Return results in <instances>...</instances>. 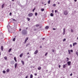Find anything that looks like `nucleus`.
<instances>
[{
	"label": "nucleus",
	"instance_id": "1",
	"mask_svg": "<svg viewBox=\"0 0 78 78\" xmlns=\"http://www.w3.org/2000/svg\"><path fill=\"white\" fill-rule=\"evenodd\" d=\"M7 27L8 29V31L11 32V31H12V29L14 27V26H12L11 27H10L9 25H8L7 26Z\"/></svg>",
	"mask_w": 78,
	"mask_h": 78
},
{
	"label": "nucleus",
	"instance_id": "2",
	"mask_svg": "<svg viewBox=\"0 0 78 78\" xmlns=\"http://www.w3.org/2000/svg\"><path fill=\"white\" fill-rule=\"evenodd\" d=\"M21 33L24 35H26L27 34V31L25 30H23L22 31Z\"/></svg>",
	"mask_w": 78,
	"mask_h": 78
},
{
	"label": "nucleus",
	"instance_id": "3",
	"mask_svg": "<svg viewBox=\"0 0 78 78\" xmlns=\"http://www.w3.org/2000/svg\"><path fill=\"white\" fill-rule=\"evenodd\" d=\"M63 14L64 15H67V14H68V12H67V11H65L64 12Z\"/></svg>",
	"mask_w": 78,
	"mask_h": 78
},
{
	"label": "nucleus",
	"instance_id": "4",
	"mask_svg": "<svg viewBox=\"0 0 78 78\" xmlns=\"http://www.w3.org/2000/svg\"><path fill=\"white\" fill-rule=\"evenodd\" d=\"M33 15V14L32 13H30L28 14V16L29 17H32Z\"/></svg>",
	"mask_w": 78,
	"mask_h": 78
},
{
	"label": "nucleus",
	"instance_id": "5",
	"mask_svg": "<svg viewBox=\"0 0 78 78\" xmlns=\"http://www.w3.org/2000/svg\"><path fill=\"white\" fill-rule=\"evenodd\" d=\"M67 64L68 65V66H70L71 65V62L70 61L68 62H67Z\"/></svg>",
	"mask_w": 78,
	"mask_h": 78
},
{
	"label": "nucleus",
	"instance_id": "6",
	"mask_svg": "<svg viewBox=\"0 0 78 78\" xmlns=\"http://www.w3.org/2000/svg\"><path fill=\"white\" fill-rule=\"evenodd\" d=\"M28 38L27 37V38H26V39L25 40V42H24L25 43H26V42H27V41H28Z\"/></svg>",
	"mask_w": 78,
	"mask_h": 78
},
{
	"label": "nucleus",
	"instance_id": "7",
	"mask_svg": "<svg viewBox=\"0 0 78 78\" xmlns=\"http://www.w3.org/2000/svg\"><path fill=\"white\" fill-rule=\"evenodd\" d=\"M17 63H16L15 64V69L17 67Z\"/></svg>",
	"mask_w": 78,
	"mask_h": 78
},
{
	"label": "nucleus",
	"instance_id": "8",
	"mask_svg": "<svg viewBox=\"0 0 78 78\" xmlns=\"http://www.w3.org/2000/svg\"><path fill=\"white\" fill-rule=\"evenodd\" d=\"M37 53H38V51L36 50L34 52V54H35V55H36V54H37Z\"/></svg>",
	"mask_w": 78,
	"mask_h": 78
},
{
	"label": "nucleus",
	"instance_id": "9",
	"mask_svg": "<svg viewBox=\"0 0 78 78\" xmlns=\"http://www.w3.org/2000/svg\"><path fill=\"white\" fill-rule=\"evenodd\" d=\"M23 53H22L20 55V58H22V56H23Z\"/></svg>",
	"mask_w": 78,
	"mask_h": 78
},
{
	"label": "nucleus",
	"instance_id": "10",
	"mask_svg": "<svg viewBox=\"0 0 78 78\" xmlns=\"http://www.w3.org/2000/svg\"><path fill=\"white\" fill-rule=\"evenodd\" d=\"M76 44H77V43H73V46H75V45H76Z\"/></svg>",
	"mask_w": 78,
	"mask_h": 78
},
{
	"label": "nucleus",
	"instance_id": "11",
	"mask_svg": "<svg viewBox=\"0 0 78 78\" xmlns=\"http://www.w3.org/2000/svg\"><path fill=\"white\" fill-rule=\"evenodd\" d=\"M67 64H66L65 65H64L63 66V68H65L66 67V65Z\"/></svg>",
	"mask_w": 78,
	"mask_h": 78
},
{
	"label": "nucleus",
	"instance_id": "12",
	"mask_svg": "<svg viewBox=\"0 0 78 78\" xmlns=\"http://www.w3.org/2000/svg\"><path fill=\"white\" fill-rule=\"evenodd\" d=\"M33 75L30 74V78H33Z\"/></svg>",
	"mask_w": 78,
	"mask_h": 78
},
{
	"label": "nucleus",
	"instance_id": "13",
	"mask_svg": "<svg viewBox=\"0 0 78 78\" xmlns=\"http://www.w3.org/2000/svg\"><path fill=\"white\" fill-rule=\"evenodd\" d=\"M4 6H5V4H3L2 5V8H4Z\"/></svg>",
	"mask_w": 78,
	"mask_h": 78
},
{
	"label": "nucleus",
	"instance_id": "14",
	"mask_svg": "<svg viewBox=\"0 0 78 78\" xmlns=\"http://www.w3.org/2000/svg\"><path fill=\"white\" fill-rule=\"evenodd\" d=\"M22 64H23V65H24V62L23 61H21Z\"/></svg>",
	"mask_w": 78,
	"mask_h": 78
},
{
	"label": "nucleus",
	"instance_id": "15",
	"mask_svg": "<svg viewBox=\"0 0 78 78\" xmlns=\"http://www.w3.org/2000/svg\"><path fill=\"white\" fill-rule=\"evenodd\" d=\"M41 69V67H40L39 68H38V69L39 70H40Z\"/></svg>",
	"mask_w": 78,
	"mask_h": 78
},
{
	"label": "nucleus",
	"instance_id": "16",
	"mask_svg": "<svg viewBox=\"0 0 78 78\" xmlns=\"http://www.w3.org/2000/svg\"><path fill=\"white\" fill-rule=\"evenodd\" d=\"M1 50H2V51H3V46H2L1 47Z\"/></svg>",
	"mask_w": 78,
	"mask_h": 78
},
{
	"label": "nucleus",
	"instance_id": "17",
	"mask_svg": "<svg viewBox=\"0 0 78 78\" xmlns=\"http://www.w3.org/2000/svg\"><path fill=\"white\" fill-rule=\"evenodd\" d=\"M49 28V27H48V26H47L45 27L46 29H48V28Z\"/></svg>",
	"mask_w": 78,
	"mask_h": 78
},
{
	"label": "nucleus",
	"instance_id": "18",
	"mask_svg": "<svg viewBox=\"0 0 78 78\" xmlns=\"http://www.w3.org/2000/svg\"><path fill=\"white\" fill-rule=\"evenodd\" d=\"M14 59L15 61V62H17V60H16V57L14 58Z\"/></svg>",
	"mask_w": 78,
	"mask_h": 78
},
{
	"label": "nucleus",
	"instance_id": "19",
	"mask_svg": "<svg viewBox=\"0 0 78 78\" xmlns=\"http://www.w3.org/2000/svg\"><path fill=\"white\" fill-rule=\"evenodd\" d=\"M52 17L53 16V14L51 13L50 15Z\"/></svg>",
	"mask_w": 78,
	"mask_h": 78
},
{
	"label": "nucleus",
	"instance_id": "20",
	"mask_svg": "<svg viewBox=\"0 0 78 78\" xmlns=\"http://www.w3.org/2000/svg\"><path fill=\"white\" fill-rule=\"evenodd\" d=\"M5 59V60H7V57H5L4 58Z\"/></svg>",
	"mask_w": 78,
	"mask_h": 78
},
{
	"label": "nucleus",
	"instance_id": "21",
	"mask_svg": "<svg viewBox=\"0 0 78 78\" xmlns=\"http://www.w3.org/2000/svg\"><path fill=\"white\" fill-rule=\"evenodd\" d=\"M6 72H9V69H7L6 70Z\"/></svg>",
	"mask_w": 78,
	"mask_h": 78
},
{
	"label": "nucleus",
	"instance_id": "22",
	"mask_svg": "<svg viewBox=\"0 0 78 78\" xmlns=\"http://www.w3.org/2000/svg\"><path fill=\"white\" fill-rule=\"evenodd\" d=\"M68 52H69V54H70V50H68Z\"/></svg>",
	"mask_w": 78,
	"mask_h": 78
},
{
	"label": "nucleus",
	"instance_id": "23",
	"mask_svg": "<svg viewBox=\"0 0 78 78\" xmlns=\"http://www.w3.org/2000/svg\"><path fill=\"white\" fill-rule=\"evenodd\" d=\"M76 54L77 55V56H78V52L77 51L76 52Z\"/></svg>",
	"mask_w": 78,
	"mask_h": 78
},
{
	"label": "nucleus",
	"instance_id": "24",
	"mask_svg": "<svg viewBox=\"0 0 78 78\" xmlns=\"http://www.w3.org/2000/svg\"><path fill=\"white\" fill-rule=\"evenodd\" d=\"M11 50H12V49L10 48L9 50V52H10V51H11Z\"/></svg>",
	"mask_w": 78,
	"mask_h": 78
},
{
	"label": "nucleus",
	"instance_id": "25",
	"mask_svg": "<svg viewBox=\"0 0 78 78\" xmlns=\"http://www.w3.org/2000/svg\"><path fill=\"white\" fill-rule=\"evenodd\" d=\"M71 33H73V30H72V29H71Z\"/></svg>",
	"mask_w": 78,
	"mask_h": 78
},
{
	"label": "nucleus",
	"instance_id": "26",
	"mask_svg": "<svg viewBox=\"0 0 78 78\" xmlns=\"http://www.w3.org/2000/svg\"><path fill=\"white\" fill-rule=\"evenodd\" d=\"M44 9H41V11H44Z\"/></svg>",
	"mask_w": 78,
	"mask_h": 78
},
{
	"label": "nucleus",
	"instance_id": "27",
	"mask_svg": "<svg viewBox=\"0 0 78 78\" xmlns=\"http://www.w3.org/2000/svg\"><path fill=\"white\" fill-rule=\"evenodd\" d=\"M3 73H6V71H3Z\"/></svg>",
	"mask_w": 78,
	"mask_h": 78
},
{
	"label": "nucleus",
	"instance_id": "28",
	"mask_svg": "<svg viewBox=\"0 0 78 78\" xmlns=\"http://www.w3.org/2000/svg\"><path fill=\"white\" fill-rule=\"evenodd\" d=\"M48 3L50 4V1L49 0L48 1Z\"/></svg>",
	"mask_w": 78,
	"mask_h": 78
},
{
	"label": "nucleus",
	"instance_id": "29",
	"mask_svg": "<svg viewBox=\"0 0 78 78\" xmlns=\"http://www.w3.org/2000/svg\"><path fill=\"white\" fill-rule=\"evenodd\" d=\"M36 27H39V24H37L36 25Z\"/></svg>",
	"mask_w": 78,
	"mask_h": 78
},
{
	"label": "nucleus",
	"instance_id": "30",
	"mask_svg": "<svg viewBox=\"0 0 78 78\" xmlns=\"http://www.w3.org/2000/svg\"><path fill=\"white\" fill-rule=\"evenodd\" d=\"M66 38H64L63 40V42H65V41H66Z\"/></svg>",
	"mask_w": 78,
	"mask_h": 78
},
{
	"label": "nucleus",
	"instance_id": "31",
	"mask_svg": "<svg viewBox=\"0 0 78 78\" xmlns=\"http://www.w3.org/2000/svg\"><path fill=\"white\" fill-rule=\"evenodd\" d=\"M37 13L36 12V13H35V16H37Z\"/></svg>",
	"mask_w": 78,
	"mask_h": 78
},
{
	"label": "nucleus",
	"instance_id": "32",
	"mask_svg": "<svg viewBox=\"0 0 78 78\" xmlns=\"http://www.w3.org/2000/svg\"><path fill=\"white\" fill-rule=\"evenodd\" d=\"M67 61H69V58H67Z\"/></svg>",
	"mask_w": 78,
	"mask_h": 78
},
{
	"label": "nucleus",
	"instance_id": "33",
	"mask_svg": "<svg viewBox=\"0 0 78 78\" xmlns=\"http://www.w3.org/2000/svg\"><path fill=\"white\" fill-rule=\"evenodd\" d=\"M27 19L28 20V21H30V18H27Z\"/></svg>",
	"mask_w": 78,
	"mask_h": 78
},
{
	"label": "nucleus",
	"instance_id": "34",
	"mask_svg": "<svg viewBox=\"0 0 78 78\" xmlns=\"http://www.w3.org/2000/svg\"><path fill=\"white\" fill-rule=\"evenodd\" d=\"M16 40V38H14L13 39V41H15V40Z\"/></svg>",
	"mask_w": 78,
	"mask_h": 78
},
{
	"label": "nucleus",
	"instance_id": "35",
	"mask_svg": "<svg viewBox=\"0 0 78 78\" xmlns=\"http://www.w3.org/2000/svg\"><path fill=\"white\" fill-rule=\"evenodd\" d=\"M53 6H56V4H54L53 5Z\"/></svg>",
	"mask_w": 78,
	"mask_h": 78
},
{
	"label": "nucleus",
	"instance_id": "36",
	"mask_svg": "<svg viewBox=\"0 0 78 78\" xmlns=\"http://www.w3.org/2000/svg\"><path fill=\"white\" fill-rule=\"evenodd\" d=\"M70 47H71V48H72V45L70 44Z\"/></svg>",
	"mask_w": 78,
	"mask_h": 78
},
{
	"label": "nucleus",
	"instance_id": "37",
	"mask_svg": "<svg viewBox=\"0 0 78 78\" xmlns=\"http://www.w3.org/2000/svg\"><path fill=\"white\" fill-rule=\"evenodd\" d=\"M12 15V13L10 12L9 13V15L10 16H11Z\"/></svg>",
	"mask_w": 78,
	"mask_h": 78
},
{
	"label": "nucleus",
	"instance_id": "38",
	"mask_svg": "<svg viewBox=\"0 0 78 78\" xmlns=\"http://www.w3.org/2000/svg\"><path fill=\"white\" fill-rule=\"evenodd\" d=\"M35 9H36L35 8H34V9L33 10V12H34V10H35Z\"/></svg>",
	"mask_w": 78,
	"mask_h": 78
},
{
	"label": "nucleus",
	"instance_id": "39",
	"mask_svg": "<svg viewBox=\"0 0 78 78\" xmlns=\"http://www.w3.org/2000/svg\"><path fill=\"white\" fill-rule=\"evenodd\" d=\"M47 54H48V53H47V52L45 54V56H47Z\"/></svg>",
	"mask_w": 78,
	"mask_h": 78
},
{
	"label": "nucleus",
	"instance_id": "40",
	"mask_svg": "<svg viewBox=\"0 0 78 78\" xmlns=\"http://www.w3.org/2000/svg\"><path fill=\"white\" fill-rule=\"evenodd\" d=\"M71 51L72 53H73V50H71Z\"/></svg>",
	"mask_w": 78,
	"mask_h": 78
},
{
	"label": "nucleus",
	"instance_id": "41",
	"mask_svg": "<svg viewBox=\"0 0 78 78\" xmlns=\"http://www.w3.org/2000/svg\"><path fill=\"white\" fill-rule=\"evenodd\" d=\"M66 31V30L65 28L63 29V31Z\"/></svg>",
	"mask_w": 78,
	"mask_h": 78
},
{
	"label": "nucleus",
	"instance_id": "42",
	"mask_svg": "<svg viewBox=\"0 0 78 78\" xmlns=\"http://www.w3.org/2000/svg\"><path fill=\"white\" fill-rule=\"evenodd\" d=\"M55 51V50H52V52H54Z\"/></svg>",
	"mask_w": 78,
	"mask_h": 78
},
{
	"label": "nucleus",
	"instance_id": "43",
	"mask_svg": "<svg viewBox=\"0 0 78 78\" xmlns=\"http://www.w3.org/2000/svg\"><path fill=\"white\" fill-rule=\"evenodd\" d=\"M12 20H13L14 21H16V20H15V19H13Z\"/></svg>",
	"mask_w": 78,
	"mask_h": 78
},
{
	"label": "nucleus",
	"instance_id": "44",
	"mask_svg": "<svg viewBox=\"0 0 78 78\" xmlns=\"http://www.w3.org/2000/svg\"><path fill=\"white\" fill-rule=\"evenodd\" d=\"M55 12H58V11H57V10H55Z\"/></svg>",
	"mask_w": 78,
	"mask_h": 78
},
{
	"label": "nucleus",
	"instance_id": "45",
	"mask_svg": "<svg viewBox=\"0 0 78 78\" xmlns=\"http://www.w3.org/2000/svg\"><path fill=\"white\" fill-rule=\"evenodd\" d=\"M53 30H56V29L54 28H53Z\"/></svg>",
	"mask_w": 78,
	"mask_h": 78
},
{
	"label": "nucleus",
	"instance_id": "46",
	"mask_svg": "<svg viewBox=\"0 0 78 78\" xmlns=\"http://www.w3.org/2000/svg\"><path fill=\"white\" fill-rule=\"evenodd\" d=\"M34 75H35V76H37V73H35V74H34Z\"/></svg>",
	"mask_w": 78,
	"mask_h": 78
},
{
	"label": "nucleus",
	"instance_id": "47",
	"mask_svg": "<svg viewBox=\"0 0 78 78\" xmlns=\"http://www.w3.org/2000/svg\"><path fill=\"white\" fill-rule=\"evenodd\" d=\"M70 76H72V73H71L70 74Z\"/></svg>",
	"mask_w": 78,
	"mask_h": 78
},
{
	"label": "nucleus",
	"instance_id": "48",
	"mask_svg": "<svg viewBox=\"0 0 78 78\" xmlns=\"http://www.w3.org/2000/svg\"><path fill=\"white\" fill-rule=\"evenodd\" d=\"M25 78H28V76H27Z\"/></svg>",
	"mask_w": 78,
	"mask_h": 78
},
{
	"label": "nucleus",
	"instance_id": "49",
	"mask_svg": "<svg viewBox=\"0 0 78 78\" xmlns=\"http://www.w3.org/2000/svg\"><path fill=\"white\" fill-rule=\"evenodd\" d=\"M59 68H60V67H61V65H59Z\"/></svg>",
	"mask_w": 78,
	"mask_h": 78
},
{
	"label": "nucleus",
	"instance_id": "50",
	"mask_svg": "<svg viewBox=\"0 0 78 78\" xmlns=\"http://www.w3.org/2000/svg\"><path fill=\"white\" fill-rule=\"evenodd\" d=\"M44 39H45V38H42L43 40H44Z\"/></svg>",
	"mask_w": 78,
	"mask_h": 78
},
{
	"label": "nucleus",
	"instance_id": "51",
	"mask_svg": "<svg viewBox=\"0 0 78 78\" xmlns=\"http://www.w3.org/2000/svg\"><path fill=\"white\" fill-rule=\"evenodd\" d=\"M76 1H77V0H74V1L75 2H76Z\"/></svg>",
	"mask_w": 78,
	"mask_h": 78
},
{
	"label": "nucleus",
	"instance_id": "52",
	"mask_svg": "<svg viewBox=\"0 0 78 78\" xmlns=\"http://www.w3.org/2000/svg\"><path fill=\"white\" fill-rule=\"evenodd\" d=\"M63 33H66V31H63Z\"/></svg>",
	"mask_w": 78,
	"mask_h": 78
},
{
	"label": "nucleus",
	"instance_id": "53",
	"mask_svg": "<svg viewBox=\"0 0 78 78\" xmlns=\"http://www.w3.org/2000/svg\"><path fill=\"white\" fill-rule=\"evenodd\" d=\"M30 56H27V58H30Z\"/></svg>",
	"mask_w": 78,
	"mask_h": 78
},
{
	"label": "nucleus",
	"instance_id": "54",
	"mask_svg": "<svg viewBox=\"0 0 78 78\" xmlns=\"http://www.w3.org/2000/svg\"><path fill=\"white\" fill-rule=\"evenodd\" d=\"M29 54H30V53H29V52H28L27 53V55H29Z\"/></svg>",
	"mask_w": 78,
	"mask_h": 78
},
{
	"label": "nucleus",
	"instance_id": "55",
	"mask_svg": "<svg viewBox=\"0 0 78 78\" xmlns=\"http://www.w3.org/2000/svg\"><path fill=\"white\" fill-rule=\"evenodd\" d=\"M63 35H64V34H65V33H63Z\"/></svg>",
	"mask_w": 78,
	"mask_h": 78
},
{
	"label": "nucleus",
	"instance_id": "56",
	"mask_svg": "<svg viewBox=\"0 0 78 78\" xmlns=\"http://www.w3.org/2000/svg\"><path fill=\"white\" fill-rule=\"evenodd\" d=\"M60 4V3L59 2H58V5H59Z\"/></svg>",
	"mask_w": 78,
	"mask_h": 78
},
{
	"label": "nucleus",
	"instance_id": "57",
	"mask_svg": "<svg viewBox=\"0 0 78 78\" xmlns=\"http://www.w3.org/2000/svg\"><path fill=\"white\" fill-rule=\"evenodd\" d=\"M21 29H20L19 30V31H21Z\"/></svg>",
	"mask_w": 78,
	"mask_h": 78
},
{
	"label": "nucleus",
	"instance_id": "58",
	"mask_svg": "<svg viewBox=\"0 0 78 78\" xmlns=\"http://www.w3.org/2000/svg\"><path fill=\"white\" fill-rule=\"evenodd\" d=\"M40 48H42V46H40Z\"/></svg>",
	"mask_w": 78,
	"mask_h": 78
},
{
	"label": "nucleus",
	"instance_id": "59",
	"mask_svg": "<svg viewBox=\"0 0 78 78\" xmlns=\"http://www.w3.org/2000/svg\"><path fill=\"white\" fill-rule=\"evenodd\" d=\"M12 2H14V0H12Z\"/></svg>",
	"mask_w": 78,
	"mask_h": 78
},
{
	"label": "nucleus",
	"instance_id": "60",
	"mask_svg": "<svg viewBox=\"0 0 78 78\" xmlns=\"http://www.w3.org/2000/svg\"><path fill=\"white\" fill-rule=\"evenodd\" d=\"M47 5L46 4H44V5Z\"/></svg>",
	"mask_w": 78,
	"mask_h": 78
},
{
	"label": "nucleus",
	"instance_id": "61",
	"mask_svg": "<svg viewBox=\"0 0 78 78\" xmlns=\"http://www.w3.org/2000/svg\"><path fill=\"white\" fill-rule=\"evenodd\" d=\"M52 12H53V10H52Z\"/></svg>",
	"mask_w": 78,
	"mask_h": 78
},
{
	"label": "nucleus",
	"instance_id": "62",
	"mask_svg": "<svg viewBox=\"0 0 78 78\" xmlns=\"http://www.w3.org/2000/svg\"><path fill=\"white\" fill-rule=\"evenodd\" d=\"M0 55H1V53L0 52Z\"/></svg>",
	"mask_w": 78,
	"mask_h": 78
},
{
	"label": "nucleus",
	"instance_id": "63",
	"mask_svg": "<svg viewBox=\"0 0 78 78\" xmlns=\"http://www.w3.org/2000/svg\"><path fill=\"white\" fill-rule=\"evenodd\" d=\"M77 39L78 40V37L77 38Z\"/></svg>",
	"mask_w": 78,
	"mask_h": 78
},
{
	"label": "nucleus",
	"instance_id": "64",
	"mask_svg": "<svg viewBox=\"0 0 78 78\" xmlns=\"http://www.w3.org/2000/svg\"><path fill=\"white\" fill-rule=\"evenodd\" d=\"M42 4H44V3L43 2H42Z\"/></svg>",
	"mask_w": 78,
	"mask_h": 78
}]
</instances>
